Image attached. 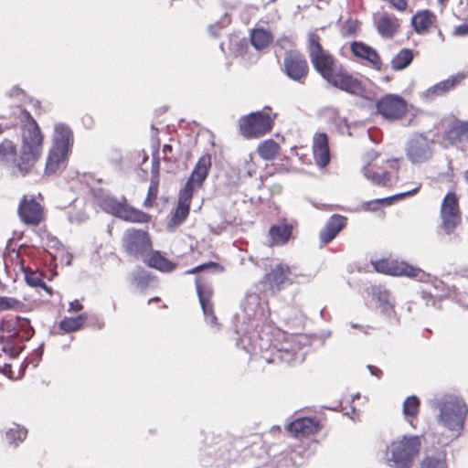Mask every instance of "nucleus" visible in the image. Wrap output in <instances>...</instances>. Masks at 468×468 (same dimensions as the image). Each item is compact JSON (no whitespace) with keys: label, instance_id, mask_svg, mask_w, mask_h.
Returning a JSON list of instances; mask_svg holds the SVG:
<instances>
[{"label":"nucleus","instance_id":"obj_1","mask_svg":"<svg viewBox=\"0 0 468 468\" xmlns=\"http://www.w3.org/2000/svg\"><path fill=\"white\" fill-rule=\"evenodd\" d=\"M20 119L21 145L19 152L16 144L10 139L0 143V163L16 168L22 176L33 169L43 153L44 134L31 113L21 109Z\"/></svg>","mask_w":468,"mask_h":468},{"label":"nucleus","instance_id":"obj_2","mask_svg":"<svg viewBox=\"0 0 468 468\" xmlns=\"http://www.w3.org/2000/svg\"><path fill=\"white\" fill-rule=\"evenodd\" d=\"M318 30L309 32L306 48L314 70L331 86L353 95H362L366 89L359 79L353 76L334 54L322 45Z\"/></svg>","mask_w":468,"mask_h":468},{"label":"nucleus","instance_id":"obj_3","mask_svg":"<svg viewBox=\"0 0 468 468\" xmlns=\"http://www.w3.org/2000/svg\"><path fill=\"white\" fill-rule=\"evenodd\" d=\"M72 144L73 133L70 128L62 123L56 124L52 146L49 149L46 162V175H54L58 170L66 167Z\"/></svg>","mask_w":468,"mask_h":468},{"label":"nucleus","instance_id":"obj_4","mask_svg":"<svg viewBox=\"0 0 468 468\" xmlns=\"http://www.w3.org/2000/svg\"><path fill=\"white\" fill-rule=\"evenodd\" d=\"M420 447L419 436H403L392 441L385 452L386 463L392 468H412Z\"/></svg>","mask_w":468,"mask_h":468},{"label":"nucleus","instance_id":"obj_5","mask_svg":"<svg viewBox=\"0 0 468 468\" xmlns=\"http://www.w3.org/2000/svg\"><path fill=\"white\" fill-rule=\"evenodd\" d=\"M433 407L440 410L438 421L446 429L459 432L463 428L468 407L463 399L445 394L433 400Z\"/></svg>","mask_w":468,"mask_h":468},{"label":"nucleus","instance_id":"obj_6","mask_svg":"<svg viewBox=\"0 0 468 468\" xmlns=\"http://www.w3.org/2000/svg\"><path fill=\"white\" fill-rule=\"evenodd\" d=\"M276 118L277 113L265 106L261 111L241 116L238 121L239 133L246 140L259 139L272 131Z\"/></svg>","mask_w":468,"mask_h":468},{"label":"nucleus","instance_id":"obj_7","mask_svg":"<svg viewBox=\"0 0 468 468\" xmlns=\"http://www.w3.org/2000/svg\"><path fill=\"white\" fill-rule=\"evenodd\" d=\"M207 270H211L214 272H222L224 271V267L218 262L208 261L187 270L186 274H197L195 284L199 303L204 314L207 317H211L213 321H216L217 317L214 313V304L212 302L214 291L211 283L207 282L204 275L200 274V272Z\"/></svg>","mask_w":468,"mask_h":468},{"label":"nucleus","instance_id":"obj_8","mask_svg":"<svg viewBox=\"0 0 468 468\" xmlns=\"http://www.w3.org/2000/svg\"><path fill=\"white\" fill-rule=\"evenodd\" d=\"M259 347L261 350L260 358L268 364H279L288 360L292 356V353L287 347L281 346L280 338L285 337V333L271 328L269 333L263 331L260 334Z\"/></svg>","mask_w":468,"mask_h":468},{"label":"nucleus","instance_id":"obj_9","mask_svg":"<svg viewBox=\"0 0 468 468\" xmlns=\"http://www.w3.org/2000/svg\"><path fill=\"white\" fill-rule=\"evenodd\" d=\"M101 207L106 213L126 222L146 224L152 220L150 214L131 206L124 197L120 199L105 197L101 201Z\"/></svg>","mask_w":468,"mask_h":468},{"label":"nucleus","instance_id":"obj_10","mask_svg":"<svg viewBox=\"0 0 468 468\" xmlns=\"http://www.w3.org/2000/svg\"><path fill=\"white\" fill-rule=\"evenodd\" d=\"M122 246L128 256L139 259L152 250L153 242L147 230L130 228L122 235Z\"/></svg>","mask_w":468,"mask_h":468},{"label":"nucleus","instance_id":"obj_11","mask_svg":"<svg viewBox=\"0 0 468 468\" xmlns=\"http://www.w3.org/2000/svg\"><path fill=\"white\" fill-rule=\"evenodd\" d=\"M371 264L377 272L390 276H406L423 281L427 274L421 269L390 258H383L371 261Z\"/></svg>","mask_w":468,"mask_h":468},{"label":"nucleus","instance_id":"obj_12","mask_svg":"<svg viewBox=\"0 0 468 468\" xmlns=\"http://www.w3.org/2000/svg\"><path fill=\"white\" fill-rule=\"evenodd\" d=\"M282 70L292 80L304 84L310 72L308 61L298 50H289L283 58Z\"/></svg>","mask_w":468,"mask_h":468},{"label":"nucleus","instance_id":"obj_13","mask_svg":"<svg viewBox=\"0 0 468 468\" xmlns=\"http://www.w3.org/2000/svg\"><path fill=\"white\" fill-rule=\"evenodd\" d=\"M292 275V268L288 264L281 262L271 267L264 274L260 283L272 294H276L294 282Z\"/></svg>","mask_w":468,"mask_h":468},{"label":"nucleus","instance_id":"obj_14","mask_svg":"<svg viewBox=\"0 0 468 468\" xmlns=\"http://www.w3.org/2000/svg\"><path fill=\"white\" fill-rule=\"evenodd\" d=\"M377 112L388 121L402 119L408 112L406 100L398 94H386L376 102Z\"/></svg>","mask_w":468,"mask_h":468},{"label":"nucleus","instance_id":"obj_15","mask_svg":"<svg viewBox=\"0 0 468 468\" xmlns=\"http://www.w3.org/2000/svg\"><path fill=\"white\" fill-rule=\"evenodd\" d=\"M441 228L447 234L453 232L461 223L459 199L454 192H448L441 205Z\"/></svg>","mask_w":468,"mask_h":468},{"label":"nucleus","instance_id":"obj_16","mask_svg":"<svg viewBox=\"0 0 468 468\" xmlns=\"http://www.w3.org/2000/svg\"><path fill=\"white\" fill-rule=\"evenodd\" d=\"M17 214L21 220L28 226H38L45 218V210L34 197L24 196L18 205Z\"/></svg>","mask_w":468,"mask_h":468},{"label":"nucleus","instance_id":"obj_17","mask_svg":"<svg viewBox=\"0 0 468 468\" xmlns=\"http://www.w3.org/2000/svg\"><path fill=\"white\" fill-rule=\"evenodd\" d=\"M431 142L422 134L414 135L407 144V157L413 164H422L432 155Z\"/></svg>","mask_w":468,"mask_h":468},{"label":"nucleus","instance_id":"obj_18","mask_svg":"<svg viewBox=\"0 0 468 468\" xmlns=\"http://www.w3.org/2000/svg\"><path fill=\"white\" fill-rule=\"evenodd\" d=\"M212 165V158L209 154H202L197 160L188 180L186 181L183 189L188 190L191 193L197 188L201 187L204 181L208 176L209 170Z\"/></svg>","mask_w":468,"mask_h":468},{"label":"nucleus","instance_id":"obj_19","mask_svg":"<svg viewBox=\"0 0 468 468\" xmlns=\"http://www.w3.org/2000/svg\"><path fill=\"white\" fill-rule=\"evenodd\" d=\"M350 51L355 58L367 61L374 69L381 70L382 58L378 52L369 45L362 41H353L350 44Z\"/></svg>","mask_w":468,"mask_h":468},{"label":"nucleus","instance_id":"obj_20","mask_svg":"<svg viewBox=\"0 0 468 468\" xmlns=\"http://www.w3.org/2000/svg\"><path fill=\"white\" fill-rule=\"evenodd\" d=\"M347 218L340 215H332L319 232L321 246L330 243L346 227Z\"/></svg>","mask_w":468,"mask_h":468},{"label":"nucleus","instance_id":"obj_21","mask_svg":"<svg viewBox=\"0 0 468 468\" xmlns=\"http://www.w3.org/2000/svg\"><path fill=\"white\" fill-rule=\"evenodd\" d=\"M321 429L322 425L315 417L298 418L286 428L287 431L294 437H307L318 432Z\"/></svg>","mask_w":468,"mask_h":468},{"label":"nucleus","instance_id":"obj_22","mask_svg":"<svg viewBox=\"0 0 468 468\" xmlns=\"http://www.w3.org/2000/svg\"><path fill=\"white\" fill-rule=\"evenodd\" d=\"M378 34L383 38H393L400 30V20L391 13L384 12L375 19Z\"/></svg>","mask_w":468,"mask_h":468},{"label":"nucleus","instance_id":"obj_23","mask_svg":"<svg viewBox=\"0 0 468 468\" xmlns=\"http://www.w3.org/2000/svg\"><path fill=\"white\" fill-rule=\"evenodd\" d=\"M313 154L315 164L325 167L330 162V150L328 136L325 133H319L314 136Z\"/></svg>","mask_w":468,"mask_h":468},{"label":"nucleus","instance_id":"obj_24","mask_svg":"<svg viewBox=\"0 0 468 468\" xmlns=\"http://www.w3.org/2000/svg\"><path fill=\"white\" fill-rule=\"evenodd\" d=\"M465 79L466 75L464 73L452 75L429 88L426 91V96L431 100L443 96L461 85Z\"/></svg>","mask_w":468,"mask_h":468},{"label":"nucleus","instance_id":"obj_25","mask_svg":"<svg viewBox=\"0 0 468 468\" xmlns=\"http://www.w3.org/2000/svg\"><path fill=\"white\" fill-rule=\"evenodd\" d=\"M293 225L286 218H282L278 224L271 226L269 236L271 246H283L292 237Z\"/></svg>","mask_w":468,"mask_h":468},{"label":"nucleus","instance_id":"obj_26","mask_svg":"<svg viewBox=\"0 0 468 468\" xmlns=\"http://www.w3.org/2000/svg\"><path fill=\"white\" fill-rule=\"evenodd\" d=\"M192 197L193 193L183 188L180 190L177 206L170 219V225L179 226L186 219L189 215Z\"/></svg>","mask_w":468,"mask_h":468},{"label":"nucleus","instance_id":"obj_27","mask_svg":"<svg viewBox=\"0 0 468 468\" xmlns=\"http://www.w3.org/2000/svg\"><path fill=\"white\" fill-rule=\"evenodd\" d=\"M436 15L428 9L418 11L411 17L412 27L419 35L429 33L431 29L436 26Z\"/></svg>","mask_w":468,"mask_h":468},{"label":"nucleus","instance_id":"obj_28","mask_svg":"<svg viewBox=\"0 0 468 468\" xmlns=\"http://www.w3.org/2000/svg\"><path fill=\"white\" fill-rule=\"evenodd\" d=\"M420 185H418L415 188H413L410 191H407V192L396 194V195H394L392 197H388L378 198V199H373L370 201L363 202L361 205V207L365 211L375 212V211H378V209H380L382 207H388V206L392 205L395 200H401L407 197H411V196L416 195L420 191Z\"/></svg>","mask_w":468,"mask_h":468},{"label":"nucleus","instance_id":"obj_29","mask_svg":"<svg viewBox=\"0 0 468 468\" xmlns=\"http://www.w3.org/2000/svg\"><path fill=\"white\" fill-rule=\"evenodd\" d=\"M145 256L144 262L150 268L163 272H171L176 268V263L169 261L158 250H150Z\"/></svg>","mask_w":468,"mask_h":468},{"label":"nucleus","instance_id":"obj_30","mask_svg":"<svg viewBox=\"0 0 468 468\" xmlns=\"http://www.w3.org/2000/svg\"><path fill=\"white\" fill-rule=\"evenodd\" d=\"M364 176L374 185L388 187L391 182V175L387 171H378L376 163H369L363 169Z\"/></svg>","mask_w":468,"mask_h":468},{"label":"nucleus","instance_id":"obj_31","mask_svg":"<svg viewBox=\"0 0 468 468\" xmlns=\"http://www.w3.org/2000/svg\"><path fill=\"white\" fill-rule=\"evenodd\" d=\"M444 137L452 144L468 141V122H453L445 132Z\"/></svg>","mask_w":468,"mask_h":468},{"label":"nucleus","instance_id":"obj_32","mask_svg":"<svg viewBox=\"0 0 468 468\" xmlns=\"http://www.w3.org/2000/svg\"><path fill=\"white\" fill-rule=\"evenodd\" d=\"M28 325V320L18 316L7 315L2 318L0 322V331L6 333V336L18 335L20 328Z\"/></svg>","mask_w":468,"mask_h":468},{"label":"nucleus","instance_id":"obj_33","mask_svg":"<svg viewBox=\"0 0 468 468\" xmlns=\"http://www.w3.org/2000/svg\"><path fill=\"white\" fill-rule=\"evenodd\" d=\"M420 400L417 396H409L403 402V415L405 420L413 427H416L414 423L417 420L420 413Z\"/></svg>","mask_w":468,"mask_h":468},{"label":"nucleus","instance_id":"obj_34","mask_svg":"<svg viewBox=\"0 0 468 468\" xmlns=\"http://www.w3.org/2000/svg\"><path fill=\"white\" fill-rule=\"evenodd\" d=\"M281 145L273 139H267L261 142L257 146V153L265 161H271L280 154Z\"/></svg>","mask_w":468,"mask_h":468},{"label":"nucleus","instance_id":"obj_35","mask_svg":"<svg viewBox=\"0 0 468 468\" xmlns=\"http://www.w3.org/2000/svg\"><path fill=\"white\" fill-rule=\"evenodd\" d=\"M87 319V314H80L76 317H65L59 322L58 328L65 333L76 332L83 326Z\"/></svg>","mask_w":468,"mask_h":468},{"label":"nucleus","instance_id":"obj_36","mask_svg":"<svg viewBox=\"0 0 468 468\" xmlns=\"http://www.w3.org/2000/svg\"><path fill=\"white\" fill-rule=\"evenodd\" d=\"M414 54L410 48L400 49L391 59V68L394 70H402L406 69L413 60Z\"/></svg>","mask_w":468,"mask_h":468},{"label":"nucleus","instance_id":"obj_37","mask_svg":"<svg viewBox=\"0 0 468 468\" xmlns=\"http://www.w3.org/2000/svg\"><path fill=\"white\" fill-rule=\"evenodd\" d=\"M250 42L256 49H263L272 42V36L267 30L255 28L250 33Z\"/></svg>","mask_w":468,"mask_h":468},{"label":"nucleus","instance_id":"obj_38","mask_svg":"<svg viewBox=\"0 0 468 468\" xmlns=\"http://www.w3.org/2000/svg\"><path fill=\"white\" fill-rule=\"evenodd\" d=\"M420 468H448L445 454L439 452L426 454L420 463Z\"/></svg>","mask_w":468,"mask_h":468},{"label":"nucleus","instance_id":"obj_39","mask_svg":"<svg viewBox=\"0 0 468 468\" xmlns=\"http://www.w3.org/2000/svg\"><path fill=\"white\" fill-rule=\"evenodd\" d=\"M27 435V431L24 427L19 425H15L13 428H10L6 432L5 436L9 442V444H15L16 446L26 440Z\"/></svg>","mask_w":468,"mask_h":468},{"label":"nucleus","instance_id":"obj_40","mask_svg":"<svg viewBox=\"0 0 468 468\" xmlns=\"http://www.w3.org/2000/svg\"><path fill=\"white\" fill-rule=\"evenodd\" d=\"M159 193V181L154 178L151 180L150 186L147 191L146 197L144 201V207L145 208H152L156 205L157 197Z\"/></svg>","mask_w":468,"mask_h":468},{"label":"nucleus","instance_id":"obj_41","mask_svg":"<svg viewBox=\"0 0 468 468\" xmlns=\"http://www.w3.org/2000/svg\"><path fill=\"white\" fill-rule=\"evenodd\" d=\"M23 303L14 297L0 296V312L6 310H19Z\"/></svg>","mask_w":468,"mask_h":468},{"label":"nucleus","instance_id":"obj_42","mask_svg":"<svg viewBox=\"0 0 468 468\" xmlns=\"http://www.w3.org/2000/svg\"><path fill=\"white\" fill-rule=\"evenodd\" d=\"M26 281L27 284L32 287H40L46 291H49L40 273L35 271H27L26 272Z\"/></svg>","mask_w":468,"mask_h":468},{"label":"nucleus","instance_id":"obj_43","mask_svg":"<svg viewBox=\"0 0 468 468\" xmlns=\"http://www.w3.org/2000/svg\"><path fill=\"white\" fill-rule=\"evenodd\" d=\"M244 169L249 176H253L257 172V165L251 154L248 156V159L244 161Z\"/></svg>","mask_w":468,"mask_h":468},{"label":"nucleus","instance_id":"obj_44","mask_svg":"<svg viewBox=\"0 0 468 468\" xmlns=\"http://www.w3.org/2000/svg\"><path fill=\"white\" fill-rule=\"evenodd\" d=\"M159 169H160L159 158L158 157L155 158L154 156L153 164H152V176H151V180H154V178H156V180L159 181V177H160Z\"/></svg>","mask_w":468,"mask_h":468},{"label":"nucleus","instance_id":"obj_45","mask_svg":"<svg viewBox=\"0 0 468 468\" xmlns=\"http://www.w3.org/2000/svg\"><path fill=\"white\" fill-rule=\"evenodd\" d=\"M134 282L138 287H145L147 285V275L144 271H140L134 277Z\"/></svg>","mask_w":468,"mask_h":468},{"label":"nucleus","instance_id":"obj_46","mask_svg":"<svg viewBox=\"0 0 468 468\" xmlns=\"http://www.w3.org/2000/svg\"><path fill=\"white\" fill-rule=\"evenodd\" d=\"M173 152V147L170 144H165L163 146L164 160L167 162H175L176 158L170 155Z\"/></svg>","mask_w":468,"mask_h":468},{"label":"nucleus","instance_id":"obj_47","mask_svg":"<svg viewBox=\"0 0 468 468\" xmlns=\"http://www.w3.org/2000/svg\"><path fill=\"white\" fill-rule=\"evenodd\" d=\"M83 309V305L80 303L79 300H74L69 303V312H80Z\"/></svg>","mask_w":468,"mask_h":468},{"label":"nucleus","instance_id":"obj_48","mask_svg":"<svg viewBox=\"0 0 468 468\" xmlns=\"http://www.w3.org/2000/svg\"><path fill=\"white\" fill-rule=\"evenodd\" d=\"M454 35L456 36H465L468 35V23L464 25L458 26L454 29Z\"/></svg>","mask_w":468,"mask_h":468},{"label":"nucleus","instance_id":"obj_49","mask_svg":"<svg viewBox=\"0 0 468 468\" xmlns=\"http://www.w3.org/2000/svg\"><path fill=\"white\" fill-rule=\"evenodd\" d=\"M368 367H369L371 373L377 377H379L382 374L381 370L376 367L369 366Z\"/></svg>","mask_w":468,"mask_h":468},{"label":"nucleus","instance_id":"obj_50","mask_svg":"<svg viewBox=\"0 0 468 468\" xmlns=\"http://www.w3.org/2000/svg\"><path fill=\"white\" fill-rule=\"evenodd\" d=\"M159 301H160L159 297H153V298L149 299L148 303H152L154 302H159Z\"/></svg>","mask_w":468,"mask_h":468},{"label":"nucleus","instance_id":"obj_51","mask_svg":"<svg viewBox=\"0 0 468 468\" xmlns=\"http://www.w3.org/2000/svg\"><path fill=\"white\" fill-rule=\"evenodd\" d=\"M351 327L356 328V329H362V325H359L357 324H351Z\"/></svg>","mask_w":468,"mask_h":468},{"label":"nucleus","instance_id":"obj_52","mask_svg":"<svg viewBox=\"0 0 468 468\" xmlns=\"http://www.w3.org/2000/svg\"><path fill=\"white\" fill-rule=\"evenodd\" d=\"M464 178H465L466 182L468 183V170L465 171V173H464Z\"/></svg>","mask_w":468,"mask_h":468},{"label":"nucleus","instance_id":"obj_53","mask_svg":"<svg viewBox=\"0 0 468 468\" xmlns=\"http://www.w3.org/2000/svg\"><path fill=\"white\" fill-rule=\"evenodd\" d=\"M4 372V369L2 367V366L0 365V373H3Z\"/></svg>","mask_w":468,"mask_h":468},{"label":"nucleus","instance_id":"obj_54","mask_svg":"<svg viewBox=\"0 0 468 468\" xmlns=\"http://www.w3.org/2000/svg\"><path fill=\"white\" fill-rule=\"evenodd\" d=\"M147 159H148V156H147V155H145V156L144 157V162H145Z\"/></svg>","mask_w":468,"mask_h":468}]
</instances>
